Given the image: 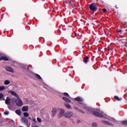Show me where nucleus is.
<instances>
[{"instance_id":"obj_14","label":"nucleus","mask_w":127,"mask_h":127,"mask_svg":"<svg viewBox=\"0 0 127 127\" xmlns=\"http://www.w3.org/2000/svg\"><path fill=\"white\" fill-rule=\"evenodd\" d=\"M35 76L36 77V78L39 79V80H42V78H41V76H40V75H39L38 74H35Z\"/></svg>"},{"instance_id":"obj_19","label":"nucleus","mask_w":127,"mask_h":127,"mask_svg":"<svg viewBox=\"0 0 127 127\" xmlns=\"http://www.w3.org/2000/svg\"><path fill=\"white\" fill-rule=\"evenodd\" d=\"M114 99L117 101H121V100H122L121 98H120L119 97L117 96H114Z\"/></svg>"},{"instance_id":"obj_9","label":"nucleus","mask_w":127,"mask_h":127,"mask_svg":"<svg viewBox=\"0 0 127 127\" xmlns=\"http://www.w3.org/2000/svg\"><path fill=\"white\" fill-rule=\"evenodd\" d=\"M28 120H29V121H32L33 123L36 124V119H35L34 117L31 118L30 117H28Z\"/></svg>"},{"instance_id":"obj_12","label":"nucleus","mask_w":127,"mask_h":127,"mask_svg":"<svg viewBox=\"0 0 127 127\" xmlns=\"http://www.w3.org/2000/svg\"><path fill=\"white\" fill-rule=\"evenodd\" d=\"M22 110L23 112H27L28 111V107L24 106L22 108Z\"/></svg>"},{"instance_id":"obj_10","label":"nucleus","mask_w":127,"mask_h":127,"mask_svg":"<svg viewBox=\"0 0 127 127\" xmlns=\"http://www.w3.org/2000/svg\"><path fill=\"white\" fill-rule=\"evenodd\" d=\"M56 113H57V109L54 108L52 111V116L55 117L56 116Z\"/></svg>"},{"instance_id":"obj_8","label":"nucleus","mask_w":127,"mask_h":127,"mask_svg":"<svg viewBox=\"0 0 127 127\" xmlns=\"http://www.w3.org/2000/svg\"><path fill=\"white\" fill-rule=\"evenodd\" d=\"M10 103H11V99L7 97L5 100V104L6 105H8L9 104H10Z\"/></svg>"},{"instance_id":"obj_4","label":"nucleus","mask_w":127,"mask_h":127,"mask_svg":"<svg viewBox=\"0 0 127 127\" xmlns=\"http://www.w3.org/2000/svg\"><path fill=\"white\" fill-rule=\"evenodd\" d=\"M15 103L16 106L18 107H21L23 105V103L22 102V101L19 97H18L17 99L15 100Z\"/></svg>"},{"instance_id":"obj_30","label":"nucleus","mask_w":127,"mask_h":127,"mask_svg":"<svg viewBox=\"0 0 127 127\" xmlns=\"http://www.w3.org/2000/svg\"><path fill=\"white\" fill-rule=\"evenodd\" d=\"M64 95L66 97H68L69 96V94L67 93H64Z\"/></svg>"},{"instance_id":"obj_27","label":"nucleus","mask_w":127,"mask_h":127,"mask_svg":"<svg viewBox=\"0 0 127 127\" xmlns=\"http://www.w3.org/2000/svg\"><path fill=\"white\" fill-rule=\"evenodd\" d=\"M88 59H89V58L88 57H86L85 58H84V60L85 62H87Z\"/></svg>"},{"instance_id":"obj_35","label":"nucleus","mask_w":127,"mask_h":127,"mask_svg":"<svg viewBox=\"0 0 127 127\" xmlns=\"http://www.w3.org/2000/svg\"><path fill=\"white\" fill-rule=\"evenodd\" d=\"M3 101H5V99L4 98L3 99Z\"/></svg>"},{"instance_id":"obj_18","label":"nucleus","mask_w":127,"mask_h":127,"mask_svg":"<svg viewBox=\"0 0 127 127\" xmlns=\"http://www.w3.org/2000/svg\"><path fill=\"white\" fill-rule=\"evenodd\" d=\"M1 60H4V61H8V58L6 57H2Z\"/></svg>"},{"instance_id":"obj_3","label":"nucleus","mask_w":127,"mask_h":127,"mask_svg":"<svg viewBox=\"0 0 127 127\" xmlns=\"http://www.w3.org/2000/svg\"><path fill=\"white\" fill-rule=\"evenodd\" d=\"M90 9L92 10V11H96L98 6L96 3H92L89 5Z\"/></svg>"},{"instance_id":"obj_20","label":"nucleus","mask_w":127,"mask_h":127,"mask_svg":"<svg viewBox=\"0 0 127 127\" xmlns=\"http://www.w3.org/2000/svg\"><path fill=\"white\" fill-rule=\"evenodd\" d=\"M65 106L67 109H69V110H71V106L68 104H65Z\"/></svg>"},{"instance_id":"obj_1","label":"nucleus","mask_w":127,"mask_h":127,"mask_svg":"<svg viewBox=\"0 0 127 127\" xmlns=\"http://www.w3.org/2000/svg\"><path fill=\"white\" fill-rule=\"evenodd\" d=\"M87 110L88 111V112L92 113L93 115H94V116H96V117H99V118H105V114L103 113H100L97 111H95L91 108H88Z\"/></svg>"},{"instance_id":"obj_17","label":"nucleus","mask_w":127,"mask_h":127,"mask_svg":"<svg viewBox=\"0 0 127 127\" xmlns=\"http://www.w3.org/2000/svg\"><path fill=\"white\" fill-rule=\"evenodd\" d=\"M15 113L17 114V115H18V116H21V112L19 110H16L15 111Z\"/></svg>"},{"instance_id":"obj_31","label":"nucleus","mask_w":127,"mask_h":127,"mask_svg":"<svg viewBox=\"0 0 127 127\" xmlns=\"http://www.w3.org/2000/svg\"><path fill=\"white\" fill-rule=\"evenodd\" d=\"M102 10L104 12H107V9L106 8L103 9Z\"/></svg>"},{"instance_id":"obj_7","label":"nucleus","mask_w":127,"mask_h":127,"mask_svg":"<svg viewBox=\"0 0 127 127\" xmlns=\"http://www.w3.org/2000/svg\"><path fill=\"white\" fill-rule=\"evenodd\" d=\"M5 69L8 72H11V73H13L14 72V71L13 70V68H12L9 66H6L5 67Z\"/></svg>"},{"instance_id":"obj_15","label":"nucleus","mask_w":127,"mask_h":127,"mask_svg":"<svg viewBox=\"0 0 127 127\" xmlns=\"http://www.w3.org/2000/svg\"><path fill=\"white\" fill-rule=\"evenodd\" d=\"M4 85H9L10 84V81L8 80H6L4 82Z\"/></svg>"},{"instance_id":"obj_28","label":"nucleus","mask_w":127,"mask_h":127,"mask_svg":"<svg viewBox=\"0 0 127 127\" xmlns=\"http://www.w3.org/2000/svg\"><path fill=\"white\" fill-rule=\"evenodd\" d=\"M3 98V94L0 93V99H2Z\"/></svg>"},{"instance_id":"obj_26","label":"nucleus","mask_w":127,"mask_h":127,"mask_svg":"<svg viewBox=\"0 0 127 127\" xmlns=\"http://www.w3.org/2000/svg\"><path fill=\"white\" fill-rule=\"evenodd\" d=\"M92 127H97V123H93L92 124Z\"/></svg>"},{"instance_id":"obj_29","label":"nucleus","mask_w":127,"mask_h":127,"mask_svg":"<svg viewBox=\"0 0 127 127\" xmlns=\"http://www.w3.org/2000/svg\"><path fill=\"white\" fill-rule=\"evenodd\" d=\"M9 114V112H8V111H5L4 112V115H8Z\"/></svg>"},{"instance_id":"obj_23","label":"nucleus","mask_w":127,"mask_h":127,"mask_svg":"<svg viewBox=\"0 0 127 127\" xmlns=\"http://www.w3.org/2000/svg\"><path fill=\"white\" fill-rule=\"evenodd\" d=\"M22 122H24V123H25V122H29V121H28V120H27V119H26V118H23L22 119Z\"/></svg>"},{"instance_id":"obj_36","label":"nucleus","mask_w":127,"mask_h":127,"mask_svg":"<svg viewBox=\"0 0 127 127\" xmlns=\"http://www.w3.org/2000/svg\"><path fill=\"white\" fill-rule=\"evenodd\" d=\"M81 113H84V112H83V111H81Z\"/></svg>"},{"instance_id":"obj_22","label":"nucleus","mask_w":127,"mask_h":127,"mask_svg":"<svg viewBox=\"0 0 127 127\" xmlns=\"http://www.w3.org/2000/svg\"><path fill=\"white\" fill-rule=\"evenodd\" d=\"M23 115H24V117H29V114H28L27 112L24 113Z\"/></svg>"},{"instance_id":"obj_32","label":"nucleus","mask_w":127,"mask_h":127,"mask_svg":"<svg viewBox=\"0 0 127 127\" xmlns=\"http://www.w3.org/2000/svg\"><path fill=\"white\" fill-rule=\"evenodd\" d=\"M117 32L118 33H121V32H122V30L120 29V30H117Z\"/></svg>"},{"instance_id":"obj_25","label":"nucleus","mask_w":127,"mask_h":127,"mask_svg":"<svg viewBox=\"0 0 127 127\" xmlns=\"http://www.w3.org/2000/svg\"><path fill=\"white\" fill-rule=\"evenodd\" d=\"M122 124L123 125H124V126H127V121H123Z\"/></svg>"},{"instance_id":"obj_5","label":"nucleus","mask_w":127,"mask_h":127,"mask_svg":"<svg viewBox=\"0 0 127 127\" xmlns=\"http://www.w3.org/2000/svg\"><path fill=\"white\" fill-rule=\"evenodd\" d=\"M8 94H11V95H12V96L16 97V98H19V96L18 95V94H17V93H16L14 91H8Z\"/></svg>"},{"instance_id":"obj_33","label":"nucleus","mask_w":127,"mask_h":127,"mask_svg":"<svg viewBox=\"0 0 127 127\" xmlns=\"http://www.w3.org/2000/svg\"><path fill=\"white\" fill-rule=\"evenodd\" d=\"M106 49H107V50H109V51H110V47H107V48H106Z\"/></svg>"},{"instance_id":"obj_2","label":"nucleus","mask_w":127,"mask_h":127,"mask_svg":"<svg viewBox=\"0 0 127 127\" xmlns=\"http://www.w3.org/2000/svg\"><path fill=\"white\" fill-rule=\"evenodd\" d=\"M64 117H65V110L61 109L60 113L58 115V118H59V119H63Z\"/></svg>"},{"instance_id":"obj_6","label":"nucleus","mask_w":127,"mask_h":127,"mask_svg":"<svg viewBox=\"0 0 127 127\" xmlns=\"http://www.w3.org/2000/svg\"><path fill=\"white\" fill-rule=\"evenodd\" d=\"M72 116H73V112H68L65 114L64 117L65 118H70Z\"/></svg>"},{"instance_id":"obj_24","label":"nucleus","mask_w":127,"mask_h":127,"mask_svg":"<svg viewBox=\"0 0 127 127\" xmlns=\"http://www.w3.org/2000/svg\"><path fill=\"white\" fill-rule=\"evenodd\" d=\"M37 120L39 123H41L42 122V120H41V118H37Z\"/></svg>"},{"instance_id":"obj_13","label":"nucleus","mask_w":127,"mask_h":127,"mask_svg":"<svg viewBox=\"0 0 127 127\" xmlns=\"http://www.w3.org/2000/svg\"><path fill=\"white\" fill-rule=\"evenodd\" d=\"M63 100L66 103H71V100L68 99V98H66V97H63Z\"/></svg>"},{"instance_id":"obj_11","label":"nucleus","mask_w":127,"mask_h":127,"mask_svg":"<svg viewBox=\"0 0 127 127\" xmlns=\"http://www.w3.org/2000/svg\"><path fill=\"white\" fill-rule=\"evenodd\" d=\"M103 123L105 125H107V126H109V127L113 126V124H111V123H110V122H106V121H103Z\"/></svg>"},{"instance_id":"obj_34","label":"nucleus","mask_w":127,"mask_h":127,"mask_svg":"<svg viewBox=\"0 0 127 127\" xmlns=\"http://www.w3.org/2000/svg\"><path fill=\"white\" fill-rule=\"evenodd\" d=\"M77 123H78V124H80V120H78Z\"/></svg>"},{"instance_id":"obj_16","label":"nucleus","mask_w":127,"mask_h":127,"mask_svg":"<svg viewBox=\"0 0 127 127\" xmlns=\"http://www.w3.org/2000/svg\"><path fill=\"white\" fill-rule=\"evenodd\" d=\"M75 100L76 101H77L78 102H82V101H83V99L81 98V97H79L76 98Z\"/></svg>"},{"instance_id":"obj_38","label":"nucleus","mask_w":127,"mask_h":127,"mask_svg":"<svg viewBox=\"0 0 127 127\" xmlns=\"http://www.w3.org/2000/svg\"><path fill=\"white\" fill-rule=\"evenodd\" d=\"M75 35H77V33H75Z\"/></svg>"},{"instance_id":"obj_21","label":"nucleus","mask_w":127,"mask_h":127,"mask_svg":"<svg viewBox=\"0 0 127 127\" xmlns=\"http://www.w3.org/2000/svg\"><path fill=\"white\" fill-rule=\"evenodd\" d=\"M4 89H5V87H4V86H0V91H3V90H4Z\"/></svg>"},{"instance_id":"obj_37","label":"nucleus","mask_w":127,"mask_h":127,"mask_svg":"<svg viewBox=\"0 0 127 127\" xmlns=\"http://www.w3.org/2000/svg\"><path fill=\"white\" fill-rule=\"evenodd\" d=\"M1 59H1V58H0V60H1Z\"/></svg>"}]
</instances>
